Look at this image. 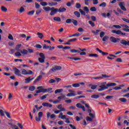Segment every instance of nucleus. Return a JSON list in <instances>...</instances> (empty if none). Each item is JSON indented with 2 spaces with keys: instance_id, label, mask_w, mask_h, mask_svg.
<instances>
[{
  "instance_id": "44",
  "label": "nucleus",
  "mask_w": 129,
  "mask_h": 129,
  "mask_svg": "<svg viewBox=\"0 0 129 129\" xmlns=\"http://www.w3.org/2000/svg\"><path fill=\"white\" fill-rule=\"evenodd\" d=\"M36 89L35 86H31L29 87V90L30 91H34Z\"/></svg>"
},
{
  "instance_id": "26",
  "label": "nucleus",
  "mask_w": 129,
  "mask_h": 129,
  "mask_svg": "<svg viewBox=\"0 0 129 129\" xmlns=\"http://www.w3.org/2000/svg\"><path fill=\"white\" fill-rule=\"evenodd\" d=\"M91 98H94V99H97L98 98H99L100 96L98 95H93L91 96Z\"/></svg>"
},
{
  "instance_id": "2",
  "label": "nucleus",
  "mask_w": 129,
  "mask_h": 129,
  "mask_svg": "<svg viewBox=\"0 0 129 129\" xmlns=\"http://www.w3.org/2000/svg\"><path fill=\"white\" fill-rule=\"evenodd\" d=\"M111 32L112 34H116V35H121V36H125V37H126V33H123L119 30H112Z\"/></svg>"
},
{
  "instance_id": "6",
  "label": "nucleus",
  "mask_w": 129,
  "mask_h": 129,
  "mask_svg": "<svg viewBox=\"0 0 129 129\" xmlns=\"http://www.w3.org/2000/svg\"><path fill=\"white\" fill-rule=\"evenodd\" d=\"M62 67L60 66H55L51 68V71L52 72H56L59 70H61Z\"/></svg>"
},
{
  "instance_id": "51",
  "label": "nucleus",
  "mask_w": 129,
  "mask_h": 129,
  "mask_svg": "<svg viewBox=\"0 0 129 129\" xmlns=\"http://www.w3.org/2000/svg\"><path fill=\"white\" fill-rule=\"evenodd\" d=\"M30 82H31V80H30V77H28L25 79V83L28 84V83H30Z\"/></svg>"
},
{
  "instance_id": "34",
  "label": "nucleus",
  "mask_w": 129,
  "mask_h": 129,
  "mask_svg": "<svg viewBox=\"0 0 129 129\" xmlns=\"http://www.w3.org/2000/svg\"><path fill=\"white\" fill-rule=\"evenodd\" d=\"M63 91V89H57L54 91L55 94H57V93H60Z\"/></svg>"
},
{
  "instance_id": "53",
  "label": "nucleus",
  "mask_w": 129,
  "mask_h": 129,
  "mask_svg": "<svg viewBox=\"0 0 129 129\" xmlns=\"http://www.w3.org/2000/svg\"><path fill=\"white\" fill-rule=\"evenodd\" d=\"M49 83H50V84H52L53 83H56V80H54V79H50L49 81Z\"/></svg>"
},
{
  "instance_id": "19",
  "label": "nucleus",
  "mask_w": 129,
  "mask_h": 129,
  "mask_svg": "<svg viewBox=\"0 0 129 129\" xmlns=\"http://www.w3.org/2000/svg\"><path fill=\"white\" fill-rule=\"evenodd\" d=\"M60 95H61V96H59L57 97V99H63V100L65 99H68V98H66V95L64 94H60Z\"/></svg>"
},
{
  "instance_id": "29",
  "label": "nucleus",
  "mask_w": 129,
  "mask_h": 129,
  "mask_svg": "<svg viewBox=\"0 0 129 129\" xmlns=\"http://www.w3.org/2000/svg\"><path fill=\"white\" fill-rule=\"evenodd\" d=\"M74 14L76 17H77V18H80V13H79L78 11L74 12Z\"/></svg>"
},
{
  "instance_id": "40",
  "label": "nucleus",
  "mask_w": 129,
  "mask_h": 129,
  "mask_svg": "<svg viewBox=\"0 0 129 129\" xmlns=\"http://www.w3.org/2000/svg\"><path fill=\"white\" fill-rule=\"evenodd\" d=\"M18 11L20 14H22V13L25 12V8L23 7H21Z\"/></svg>"
},
{
  "instance_id": "14",
  "label": "nucleus",
  "mask_w": 129,
  "mask_h": 129,
  "mask_svg": "<svg viewBox=\"0 0 129 129\" xmlns=\"http://www.w3.org/2000/svg\"><path fill=\"white\" fill-rule=\"evenodd\" d=\"M14 70H15V74H16V75H18V76L22 77V75L20 74L21 72L19 70V69L15 68L14 69Z\"/></svg>"
},
{
  "instance_id": "5",
  "label": "nucleus",
  "mask_w": 129,
  "mask_h": 129,
  "mask_svg": "<svg viewBox=\"0 0 129 129\" xmlns=\"http://www.w3.org/2000/svg\"><path fill=\"white\" fill-rule=\"evenodd\" d=\"M109 40L111 43H118L120 41V39L116 38L113 36H111L109 38Z\"/></svg>"
},
{
  "instance_id": "30",
  "label": "nucleus",
  "mask_w": 129,
  "mask_h": 129,
  "mask_svg": "<svg viewBox=\"0 0 129 129\" xmlns=\"http://www.w3.org/2000/svg\"><path fill=\"white\" fill-rule=\"evenodd\" d=\"M53 20L54 21H55V22H61V18H60V17H54Z\"/></svg>"
},
{
  "instance_id": "56",
  "label": "nucleus",
  "mask_w": 129,
  "mask_h": 129,
  "mask_svg": "<svg viewBox=\"0 0 129 129\" xmlns=\"http://www.w3.org/2000/svg\"><path fill=\"white\" fill-rule=\"evenodd\" d=\"M89 24L91 25V26H92V27H95V24L91 21H89L88 22Z\"/></svg>"
},
{
  "instance_id": "8",
  "label": "nucleus",
  "mask_w": 129,
  "mask_h": 129,
  "mask_svg": "<svg viewBox=\"0 0 129 129\" xmlns=\"http://www.w3.org/2000/svg\"><path fill=\"white\" fill-rule=\"evenodd\" d=\"M121 27H122V28H124L122 29V31H124V32H126V33H129V26L126 25H124V24H122L121 25Z\"/></svg>"
},
{
  "instance_id": "35",
  "label": "nucleus",
  "mask_w": 129,
  "mask_h": 129,
  "mask_svg": "<svg viewBox=\"0 0 129 129\" xmlns=\"http://www.w3.org/2000/svg\"><path fill=\"white\" fill-rule=\"evenodd\" d=\"M49 96V94H45L43 96H42V97H41L40 98V99L41 100H44V99H46V98H47V96Z\"/></svg>"
},
{
  "instance_id": "7",
  "label": "nucleus",
  "mask_w": 129,
  "mask_h": 129,
  "mask_svg": "<svg viewBox=\"0 0 129 129\" xmlns=\"http://www.w3.org/2000/svg\"><path fill=\"white\" fill-rule=\"evenodd\" d=\"M125 4V3L124 2H120L118 3V6H119V7H120V8L121 10H122V11L126 12V8H125V7H124Z\"/></svg>"
},
{
  "instance_id": "1",
  "label": "nucleus",
  "mask_w": 129,
  "mask_h": 129,
  "mask_svg": "<svg viewBox=\"0 0 129 129\" xmlns=\"http://www.w3.org/2000/svg\"><path fill=\"white\" fill-rule=\"evenodd\" d=\"M39 57L38 58V61L40 63H44L45 59H46V57H45V55L43 53H40L39 54Z\"/></svg>"
},
{
  "instance_id": "20",
  "label": "nucleus",
  "mask_w": 129,
  "mask_h": 129,
  "mask_svg": "<svg viewBox=\"0 0 129 129\" xmlns=\"http://www.w3.org/2000/svg\"><path fill=\"white\" fill-rule=\"evenodd\" d=\"M43 106L47 107H52V105L50 104L49 103H42Z\"/></svg>"
},
{
  "instance_id": "64",
  "label": "nucleus",
  "mask_w": 129,
  "mask_h": 129,
  "mask_svg": "<svg viewBox=\"0 0 129 129\" xmlns=\"http://www.w3.org/2000/svg\"><path fill=\"white\" fill-rule=\"evenodd\" d=\"M89 115L90 116H91V118H92L93 119L94 118H95V116L94 114H93V113H90L89 114Z\"/></svg>"
},
{
  "instance_id": "4",
  "label": "nucleus",
  "mask_w": 129,
  "mask_h": 129,
  "mask_svg": "<svg viewBox=\"0 0 129 129\" xmlns=\"http://www.w3.org/2000/svg\"><path fill=\"white\" fill-rule=\"evenodd\" d=\"M44 87L39 86L37 87L38 90L36 91V93H41L42 92L45 93V92H47V89H43Z\"/></svg>"
},
{
  "instance_id": "16",
  "label": "nucleus",
  "mask_w": 129,
  "mask_h": 129,
  "mask_svg": "<svg viewBox=\"0 0 129 129\" xmlns=\"http://www.w3.org/2000/svg\"><path fill=\"white\" fill-rule=\"evenodd\" d=\"M99 87L100 89L98 90L99 91H103V90H105V89H107V87L105 86L104 85L100 86Z\"/></svg>"
},
{
  "instance_id": "55",
  "label": "nucleus",
  "mask_w": 129,
  "mask_h": 129,
  "mask_svg": "<svg viewBox=\"0 0 129 129\" xmlns=\"http://www.w3.org/2000/svg\"><path fill=\"white\" fill-rule=\"evenodd\" d=\"M76 9H80V8H81V4L80 3L76 4Z\"/></svg>"
},
{
  "instance_id": "49",
  "label": "nucleus",
  "mask_w": 129,
  "mask_h": 129,
  "mask_svg": "<svg viewBox=\"0 0 129 129\" xmlns=\"http://www.w3.org/2000/svg\"><path fill=\"white\" fill-rule=\"evenodd\" d=\"M34 13H35V11L33 10V11L29 12L27 15H28V16H33V15H34Z\"/></svg>"
},
{
  "instance_id": "12",
  "label": "nucleus",
  "mask_w": 129,
  "mask_h": 129,
  "mask_svg": "<svg viewBox=\"0 0 129 129\" xmlns=\"http://www.w3.org/2000/svg\"><path fill=\"white\" fill-rule=\"evenodd\" d=\"M96 50L97 51H98V52H99V53H100L101 54H102V55L103 56H105V55H108V53L103 52V51H102V50L99 49V48H96Z\"/></svg>"
},
{
  "instance_id": "59",
  "label": "nucleus",
  "mask_w": 129,
  "mask_h": 129,
  "mask_svg": "<svg viewBox=\"0 0 129 129\" xmlns=\"http://www.w3.org/2000/svg\"><path fill=\"white\" fill-rule=\"evenodd\" d=\"M8 39H9V40H14V37H13V35H12V34H9V36H8Z\"/></svg>"
},
{
  "instance_id": "42",
  "label": "nucleus",
  "mask_w": 129,
  "mask_h": 129,
  "mask_svg": "<svg viewBox=\"0 0 129 129\" xmlns=\"http://www.w3.org/2000/svg\"><path fill=\"white\" fill-rule=\"evenodd\" d=\"M79 12L81 13L82 16H86V12L84 11H83L82 9H79Z\"/></svg>"
},
{
  "instance_id": "3",
  "label": "nucleus",
  "mask_w": 129,
  "mask_h": 129,
  "mask_svg": "<svg viewBox=\"0 0 129 129\" xmlns=\"http://www.w3.org/2000/svg\"><path fill=\"white\" fill-rule=\"evenodd\" d=\"M21 73L22 74H23V75H32V74H33V73L31 70L27 71V70H26L25 69H22Z\"/></svg>"
},
{
  "instance_id": "33",
  "label": "nucleus",
  "mask_w": 129,
  "mask_h": 129,
  "mask_svg": "<svg viewBox=\"0 0 129 129\" xmlns=\"http://www.w3.org/2000/svg\"><path fill=\"white\" fill-rule=\"evenodd\" d=\"M70 52L71 53H80V51L74 49H71Z\"/></svg>"
},
{
  "instance_id": "11",
  "label": "nucleus",
  "mask_w": 129,
  "mask_h": 129,
  "mask_svg": "<svg viewBox=\"0 0 129 129\" xmlns=\"http://www.w3.org/2000/svg\"><path fill=\"white\" fill-rule=\"evenodd\" d=\"M76 106L78 108H81L83 110V111H85V107L81 105V104H80V103H77Z\"/></svg>"
},
{
  "instance_id": "21",
  "label": "nucleus",
  "mask_w": 129,
  "mask_h": 129,
  "mask_svg": "<svg viewBox=\"0 0 129 129\" xmlns=\"http://www.w3.org/2000/svg\"><path fill=\"white\" fill-rule=\"evenodd\" d=\"M43 10H44L45 11H46V12H49V11H51V10H54V7H52L51 8H50L49 7H43Z\"/></svg>"
},
{
  "instance_id": "18",
  "label": "nucleus",
  "mask_w": 129,
  "mask_h": 129,
  "mask_svg": "<svg viewBox=\"0 0 129 129\" xmlns=\"http://www.w3.org/2000/svg\"><path fill=\"white\" fill-rule=\"evenodd\" d=\"M58 118H61V119H65L66 118V115H63V113L61 112L59 113Z\"/></svg>"
},
{
  "instance_id": "48",
  "label": "nucleus",
  "mask_w": 129,
  "mask_h": 129,
  "mask_svg": "<svg viewBox=\"0 0 129 129\" xmlns=\"http://www.w3.org/2000/svg\"><path fill=\"white\" fill-rule=\"evenodd\" d=\"M5 114H6L7 117H8V118H11V114L9 112H7V111H5Z\"/></svg>"
},
{
  "instance_id": "17",
  "label": "nucleus",
  "mask_w": 129,
  "mask_h": 129,
  "mask_svg": "<svg viewBox=\"0 0 129 129\" xmlns=\"http://www.w3.org/2000/svg\"><path fill=\"white\" fill-rule=\"evenodd\" d=\"M67 11V9L65 8H62L60 7L59 9L58 10V13H64V12H66Z\"/></svg>"
},
{
  "instance_id": "9",
  "label": "nucleus",
  "mask_w": 129,
  "mask_h": 129,
  "mask_svg": "<svg viewBox=\"0 0 129 129\" xmlns=\"http://www.w3.org/2000/svg\"><path fill=\"white\" fill-rule=\"evenodd\" d=\"M43 49H49V51H52V50H54V49H55V47L54 46L51 47V46H48L46 44H43Z\"/></svg>"
},
{
  "instance_id": "47",
  "label": "nucleus",
  "mask_w": 129,
  "mask_h": 129,
  "mask_svg": "<svg viewBox=\"0 0 129 129\" xmlns=\"http://www.w3.org/2000/svg\"><path fill=\"white\" fill-rule=\"evenodd\" d=\"M15 56H16V57H20L22 56V54H21V53L19 51H17L16 52H15Z\"/></svg>"
},
{
  "instance_id": "62",
  "label": "nucleus",
  "mask_w": 129,
  "mask_h": 129,
  "mask_svg": "<svg viewBox=\"0 0 129 129\" xmlns=\"http://www.w3.org/2000/svg\"><path fill=\"white\" fill-rule=\"evenodd\" d=\"M104 35H105V33H104V32L103 31L101 32L100 33V38H102L104 36Z\"/></svg>"
},
{
  "instance_id": "32",
  "label": "nucleus",
  "mask_w": 129,
  "mask_h": 129,
  "mask_svg": "<svg viewBox=\"0 0 129 129\" xmlns=\"http://www.w3.org/2000/svg\"><path fill=\"white\" fill-rule=\"evenodd\" d=\"M40 5L42 6V7H46L48 6V3H47V2L42 1L40 2Z\"/></svg>"
},
{
  "instance_id": "28",
  "label": "nucleus",
  "mask_w": 129,
  "mask_h": 129,
  "mask_svg": "<svg viewBox=\"0 0 129 129\" xmlns=\"http://www.w3.org/2000/svg\"><path fill=\"white\" fill-rule=\"evenodd\" d=\"M107 87H110V86H116V84L115 83H111L107 84Z\"/></svg>"
},
{
  "instance_id": "41",
  "label": "nucleus",
  "mask_w": 129,
  "mask_h": 129,
  "mask_svg": "<svg viewBox=\"0 0 129 129\" xmlns=\"http://www.w3.org/2000/svg\"><path fill=\"white\" fill-rule=\"evenodd\" d=\"M89 56V57H96L97 58L99 57L98 55L96 53L90 54Z\"/></svg>"
},
{
  "instance_id": "57",
  "label": "nucleus",
  "mask_w": 129,
  "mask_h": 129,
  "mask_svg": "<svg viewBox=\"0 0 129 129\" xmlns=\"http://www.w3.org/2000/svg\"><path fill=\"white\" fill-rule=\"evenodd\" d=\"M92 119H92V118H91L89 116L86 117L87 121H92V120H93Z\"/></svg>"
},
{
  "instance_id": "31",
  "label": "nucleus",
  "mask_w": 129,
  "mask_h": 129,
  "mask_svg": "<svg viewBox=\"0 0 129 129\" xmlns=\"http://www.w3.org/2000/svg\"><path fill=\"white\" fill-rule=\"evenodd\" d=\"M1 10L2 12H4V13L8 12V9H7V8L5 7L4 6L1 7Z\"/></svg>"
},
{
  "instance_id": "61",
  "label": "nucleus",
  "mask_w": 129,
  "mask_h": 129,
  "mask_svg": "<svg viewBox=\"0 0 129 129\" xmlns=\"http://www.w3.org/2000/svg\"><path fill=\"white\" fill-rule=\"evenodd\" d=\"M35 8L36 9H40V6L39 5V4H38V3L36 2L35 3Z\"/></svg>"
},
{
  "instance_id": "38",
  "label": "nucleus",
  "mask_w": 129,
  "mask_h": 129,
  "mask_svg": "<svg viewBox=\"0 0 129 129\" xmlns=\"http://www.w3.org/2000/svg\"><path fill=\"white\" fill-rule=\"evenodd\" d=\"M109 77H111V76H107L106 75L102 74L101 79H103V78H109Z\"/></svg>"
},
{
  "instance_id": "13",
  "label": "nucleus",
  "mask_w": 129,
  "mask_h": 129,
  "mask_svg": "<svg viewBox=\"0 0 129 129\" xmlns=\"http://www.w3.org/2000/svg\"><path fill=\"white\" fill-rule=\"evenodd\" d=\"M51 12H50V16H54L55 14H56L58 12V9L56 8L55 9L54 8L53 9L51 10Z\"/></svg>"
},
{
  "instance_id": "23",
  "label": "nucleus",
  "mask_w": 129,
  "mask_h": 129,
  "mask_svg": "<svg viewBox=\"0 0 129 129\" xmlns=\"http://www.w3.org/2000/svg\"><path fill=\"white\" fill-rule=\"evenodd\" d=\"M22 47V44H19L17 45L16 46V51H21V47Z\"/></svg>"
},
{
  "instance_id": "43",
  "label": "nucleus",
  "mask_w": 129,
  "mask_h": 129,
  "mask_svg": "<svg viewBox=\"0 0 129 129\" xmlns=\"http://www.w3.org/2000/svg\"><path fill=\"white\" fill-rule=\"evenodd\" d=\"M109 39V37L107 36H105L103 38H102V41L103 42H106L107 40Z\"/></svg>"
},
{
  "instance_id": "54",
  "label": "nucleus",
  "mask_w": 129,
  "mask_h": 129,
  "mask_svg": "<svg viewBox=\"0 0 129 129\" xmlns=\"http://www.w3.org/2000/svg\"><path fill=\"white\" fill-rule=\"evenodd\" d=\"M113 28H115L116 29H121V26L120 25H113Z\"/></svg>"
},
{
  "instance_id": "37",
  "label": "nucleus",
  "mask_w": 129,
  "mask_h": 129,
  "mask_svg": "<svg viewBox=\"0 0 129 129\" xmlns=\"http://www.w3.org/2000/svg\"><path fill=\"white\" fill-rule=\"evenodd\" d=\"M67 96H68V97H71L72 96H76V95L75 93H70L67 94Z\"/></svg>"
},
{
  "instance_id": "39",
  "label": "nucleus",
  "mask_w": 129,
  "mask_h": 129,
  "mask_svg": "<svg viewBox=\"0 0 129 129\" xmlns=\"http://www.w3.org/2000/svg\"><path fill=\"white\" fill-rule=\"evenodd\" d=\"M84 11L86 12V14H88L89 13V9L87 7H84Z\"/></svg>"
},
{
  "instance_id": "22",
  "label": "nucleus",
  "mask_w": 129,
  "mask_h": 129,
  "mask_svg": "<svg viewBox=\"0 0 129 129\" xmlns=\"http://www.w3.org/2000/svg\"><path fill=\"white\" fill-rule=\"evenodd\" d=\"M57 5H58L57 2L54 3L53 2H51L48 3V6L50 7H53V6H57Z\"/></svg>"
},
{
  "instance_id": "25",
  "label": "nucleus",
  "mask_w": 129,
  "mask_h": 129,
  "mask_svg": "<svg viewBox=\"0 0 129 129\" xmlns=\"http://www.w3.org/2000/svg\"><path fill=\"white\" fill-rule=\"evenodd\" d=\"M21 54H23L24 55H27L28 53H29V51L27 50L26 49H23V50L20 51Z\"/></svg>"
},
{
  "instance_id": "63",
  "label": "nucleus",
  "mask_w": 129,
  "mask_h": 129,
  "mask_svg": "<svg viewBox=\"0 0 129 129\" xmlns=\"http://www.w3.org/2000/svg\"><path fill=\"white\" fill-rule=\"evenodd\" d=\"M72 86L73 87H80V84H73Z\"/></svg>"
},
{
  "instance_id": "58",
  "label": "nucleus",
  "mask_w": 129,
  "mask_h": 129,
  "mask_svg": "<svg viewBox=\"0 0 129 129\" xmlns=\"http://www.w3.org/2000/svg\"><path fill=\"white\" fill-rule=\"evenodd\" d=\"M97 88V85H91V89H93V90H94Z\"/></svg>"
},
{
  "instance_id": "36",
  "label": "nucleus",
  "mask_w": 129,
  "mask_h": 129,
  "mask_svg": "<svg viewBox=\"0 0 129 129\" xmlns=\"http://www.w3.org/2000/svg\"><path fill=\"white\" fill-rule=\"evenodd\" d=\"M72 23H73L74 26H77L78 25V22H77V20L75 19H73Z\"/></svg>"
},
{
  "instance_id": "46",
  "label": "nucleus",
  "mask_w": 129,
  "mask_h": 129,
  "mask_svg": "<svg viewBox=\"0 0 129 129\" xmlns=\"http://www.w3.org/2000/svg\"><path fill=\"white\" fill-rule=\"evenodd\" d=\"M76 41H77V38H76L69 40V42H70V43H73V42H76Z\"/></svg>"
},
{
  "instance_id": "52",
  "label": "nucleus",
  "mask_w": 129,
  "mask_h": 129,
  "mask_svg": "<svg viewBox=\"0 0 129 129\" xmlns=\"http://www.w3.org/2000/svg\"><path fill=\"white\" fill-rule=\"evenodd\" d=\"M91 12H96V8L95 7H93L90 9Z\"/></svg>"
},
{
  "instance_id": "27",
  "label": "nucleus",
  "mask_w": 129,
  "mask_h": 129,
  "mask_svg": "<svg viewBox=\"0 0 129 129\" xmlns=\"http://www.w3.org/2000/svg\"><path fill=\"white\" fill-rule=\"evenodd\" d=\"M37 36H38L39 39H43V37H44L43 33L40 32H37Z\"/></svg>"
},
{
  "instance_id": "24",
  "label": "nucleus",
  "mask_w": 129,
  "mask_h": 129,
  "mask_svg": "<svg viewBox=\"0 0 129 129\" xmlns=\"http://www.w3.org/2000/svg\"><path fill=\"white\" fill-rule=\"evenodd\" d=\"M119 101H121V102H123V103H125V102H126L127 101L126 99H125L124 98H119Z\"/></svg>"
},
{
  "instance_id": "15",
  "label": "nucleus",
  "mask_w": 129,
  "mask_h": 129,
  "mask_svg": "<svg viewBox=\"0 0 129 129\" xmlns=\"http://www.w3.org/2000/svg\"><path fill=\"white\" fill-rule=\"evenodd\" d=\"M43 78V76L42 75H39L38 76L37 78L34 80V83H36V82H39L41 79Z\"/></svg>"
},
{
  "instance_id": "10",
  "label": "nucleus",
  "mask_w": 129,
  "mask_h": 129,
  "mask_svg": "<svg viewBox=\"0 0 129 129\" xmlns=\"http://www.w3.org/2000/svg\"><path fill=\"white\" fill-rule=\"evenodd\" d=\"M120 43L124 46H129V41H126L124 39H122L120 41Z\"/></svg>"
},
{
  "instance_id": "45",
  "label": "nucleus",
  "mask_w": 129,
  "mask_h": 129,
  "mask_svg": "<svg viewBox=\"0 0 129 129\" xmlns=\"http://www.w3.org/2000/svg\"><path fill=\"white\" fill-rule=\"evenodd\" d=\"M99 7H102V8H105V7H106V3L105 2H103L102 4L99 5Z\"/></svg>"
},
{
  "instance_id": "60",
  "label": "nucleus",
  "mask_w": 129,
  "mask_h": 129,
  "mask_svg": "<svg viewBox=\"0 0 129 129\" xmlns=\"http://www.w3.org/2000/svg\"><path fill=\"white\" fill-rule=\"evenodd\" d=\"M91 19L93 22H95V21H96V17L94 16H91Z\"/></svg>"
},
{
  "instance_id": "50",
  "label": "nucleus",
  "mask_w": 129,
  "mask_h": 129,
  "mask_svg": "<svg viewBox=\"0 0 129 129\" xmlns=\"http://www.w3.org/2000/svg\"><path fill=\"white\" fill-rule=\"evenodd\" d=\"M73 20V19H68L66 21L67 24H71V23H72Z\"/></svg>"
}]
</instances>
